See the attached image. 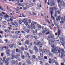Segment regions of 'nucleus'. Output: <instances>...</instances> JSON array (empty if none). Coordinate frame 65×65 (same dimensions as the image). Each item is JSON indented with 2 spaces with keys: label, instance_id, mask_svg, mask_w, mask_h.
<instances>
[{
  "label": "nucleus",
  "instance_id": "obj_39",
  "mask_svg": "<svg viewBox=\"0 0 65 65\" xmlns=\"http://www.w3.org/2000/svg\"><path fill=\"white\" fill-rule=\"evenodd\" d=\"M11 62L12 64H14L15 62V61H14V60H12L11 61Z\"/></svg>",
  "mask_w": 65,
  "mask_h": 65
},
{
  "label": "nucleus",
  "instance_id": "obj_40",
  "mask_svg": "<svg viewBox=\"0 0 65 65\" xmlns=\"http://www.w3.org/2000/svg\"><path fill=\"white\" fill-rule=\"evenodd\" d=\"M37 45H39L41 44V43L40 42H37Z\"/></svg>",
  "mask_w": 65,
  "mask_h": 65
},
{
  "label": "nucleus",
  "instance_id": "obj_11",
  "mask_svg": "<svg viewBox=\"0 0 65 65\" xmlns=\"http://www.w3.org/2000/svg\"><path fill=\"white\" fill-rule=\"evenodd\" d=\"M5 63L6 65H8V63H9V62L7 59H6Z\"/></svg>",
  "mask_w": 65,
  "mask_h": 65
},
{
  "label": "nucleus",
  "instance_id": "obj_29",
  "mask_svg": "<svg viewBox=\"0 0 65 65\" xmlns=\"http://www.w3.org/2000/svg\"><path fill=\"white\" fill-rule=\"evenodd\" d=\"M49 64H51L52 63V59H51L50 58H49Z\"/></svg>",
  "mask_w": 65,
  "mask_h": 65
},
{
  "label": "nucleus",
  "instance_id": "obj_5",
  "mask_svg": "<svg viewBox=\"0 0 65 65\" xmlns=\"http://www.w3.org/2000/svg\"><path fill=\"white\" fill-rule=\"evenodd\" d=\"M32 31L34 35H35V33L36 34H37V32H38L39 31V30H37V29H35V31L34 30H32Z\"/></svg>",
  "mask_w": 65,
  "mask_h": 65
},
{
  "label": "nucleus",
  "instance_id": "obj_38",
  "mask_svg": "<svg viewBox=\"0 0 65 65\" xmlns=\"http://www.w3.org/2000/svg\"><path fill=\"white\" fill-rule=\"evenodd\" d=\"M50 10H51V11L52 10V11H53L54 10L53 8L52 7L50 8Z\"/></svg>",
  "mask_w": 65,
  "mask_h": 65
},
{
  "label": "nucleus",
  "instance_id": "obj_51",
  "mask_svg": "<svg viewBox=\"0 0 65 65\" xmlns=\"http://www.w3.org/2000/svg\"><path fill=\"white\" fill-rule=\"evenodd\" d=\"M48 55L49 56H52V54L51 53H49Z\"/></svg>",
  "mask_w": 65,
  "mask_h": 65
},
{
  "label": "nucleus",
  "instance_id": "obj_4",
  "mask_svg": "<svg viewBox=\"0 0 65 65\" xmlns=\"http://www.w3.org/2000/svg\"><path fill=\"white\" fill-rule=\"evenodd\" d=\"M34 24H37V23L36 22H34L33 23V22H32L31 23V25L32 27V28L33 29H35L36 28L35 26L34 25Z\"/></svg>",
  "mask_w": 65,
  "mask_h": 65
},
{
  "label": "nucleus",
  "instance_id": "obj_44",
  "mask_svg": "<svg viewBox=\"0 0 65 65\" xmlns=\"http://www.w3.org/2000/svg\"><path fill=\"white\" fill-rule=\"evenodd\" d=\"M16 10L17 11H18L20 10V8L19 7H17V9H16Z\"/></svg>",
  "mask_w": 65,
  "mask_h": 65
},
{
  "label": "nucleus",
  "instance_id": "obj_12",
  "mask_svg": "<svg viewBox=\"0 0 65 65\" xmlns=\"http://www.w3.org/2000/svg\"><path fill=\"white\" fill-rule=\"evenodd\" d=\"M61 21H60V24H61V23H62V24L64 23V18H63L62 17L61 18Z\"/></svg>",
  "mask_w": 65,
  "mask_h": 65
},
{
  "label": "nucleus",
  "instance_id": "obj_31",
  "mask_svg": "<svg viewBox=\"0 0 65 65\" xmlns=\"http://www.w3.org/2000/svg\"><path fill=\"white\" fill-rule=\"evenodd\" d=\"M9 46L10 48L12 47H13V44H10L9 45Z\"/></svg>",
  "mask_w": 65,
  "mask_h": 65
},
{
  "label": "nucleus",
  "instance_id": "obj_24",
  "mask_svg": "<svg viewBox=\"0 0 65 65\" xmlns=\"http://www.w3.org/2000/svg\"><path fill=\"white\" fill-rule=\"evenodd\" d=\"M26 62L28 63V64H30L31 63V62H30V61L29 59H27L26 60Z\"/></svg>",
  "mask_w": 65,
  "mask_h": 65
},
{
  "label": "nucleus",
  "instance_id": "obj_1",
  "mask_svg": "<svg viewBox=\"0 0 65 65\" xmlns=\"http://www.w3.org/2000/svg\"><path fill=\"white\" fill-rule=\"evenodd\" d=\"M61 54H59V56L61 58H62L63 57V55L65 56V55L64 54H65V51H64V49H61Z\"/></svg>",
  "mask_w": 65,
  "mask_h": 65
},
{
  "label": "nucleus",
  "instance_id": "obj_43",
  "mask_svg": "<svg viewBox=\"0 0 65 65\" xmlns=\"http://www.w3.org/2000/svg\"><path fill=\"white\" fill-rule=\"evenodd\" d=\"M32 58L33 59H35V58H36V56H35V55H33L32 56Z\"/></svg>",
  "mask_w": 65,
  "mask_h": 65
},
{
  "label": "nucleus",
  "instance_id": "obj_13",
  "mask_svg": "<svg viewBox=\"0 0 65 65\" xmlns=\"http://www.w3.org/2000/svg\"><path fill=\"white\" fill-rule=\"evenodd\" d=\"M6 56H5L4 57L3 59H2V62L3 63H4L5 62V59H6Z\"/></svg>",
  "mask_w": 65,
  "mask_h": 65
},
{
  "label": "nucleus",
  "instance_id": "obj_33",
  "mask_svg": "<svg viewBox=\"0 0 65 65\" xmlns=\"http://www.w3.org/2000/svg\"><path fill=\"white\" fill-rule=\"evenodd\" d=\"M26 32L27 33H29V32L30 31V29H26Z\"/></svg>",
  "mask_w": 65,
  "mask_h": 65
},
{
  "label": "nucleus",
  "instance_id": "obj_7",
  "mask_svg": "<svg viewBox=\"0 0 65 65\" xmlns=\"http://www.w3.org/2000/svg\"><path fill=\"white\" fill-rule=\"evenodd\" d=\"M58 48H58V47H56L52 48L51 49V50H52V51L53 50V51H57L58 50Z\"/></svg>",
  "mask_w": 65,
  "mask_h": 65
},
{
  "label": "nucleus",
  "instance_id": "obj_2",
  "mask_svg": "<svg viewBox=\"0 0 65 65\" xmlns=\"http://www.w3.org/2000/svg\"><path fill=\"white\" fill-rule=\"evenodd\" d=\"M11 24L12 25H14V27H15L16 28H17L19 25L18 23L15 22H14V23L13 22H12Z\"/></svg>",
  "mask_w": 65,
  "mask_h": 65
},
{
  "label": "nucleus",
  "instance_id": "obj_55",
  "mask_svg": "<svg viewBox=\"0 0 65 65\" xmlns=\"http://www.w3.org/2000/svg\"><path fill=\"white\" fill-rule=\"evenodd\" d=\"M15 33L16 35H18V31H16Z\"/></svg>",
  "mask_w": 65,
  "mask_h": 65
},
{
  "label": "nucleus",
  "instance_id": "obj_6",
  "mask_svg": "<svg viewBox=\"0 0 65 65\" xmlns=\"http://www.w3.org/2000/svg\"><path fill=\"white\" fill-rule=\"evenodd\" d=\"M3 48H5V50H7L8 48V46H4L1 48L0 49V51H2L3 50Z\"/></svg>",
  "mask_w": 65,
  "mask_h": 65
},
{
  "label": "nucleus",
  "instance_id": "obj_28",
  "mask_svg": "<svg viewBox=\"0 0 65 65\" xmlns=\"http://www.w3.org/2000/svg\"><path fill=\"white\" fill-rule=\"evenodd\" d=\"M46 49L45 50L44 49H43L42 51V53L44 54L45 53V52H46Z\"/></svg>",
  "mask_w": 65,
  "mask_h": 65
},
{
  "label": "nucleus",
  "instance_id": "obj_25",
  "mask_svg": "<svg viewBox=\"0 0 65 65\" xmlns=\"http://www.w3.org/2000/svg\"><path fill=\"white\" fill-rule=\"evenodd\" d=\"M25 43L26 44H27L28 45H29V41H25Z\"/></svg>",
  "mask_w": 65,
  "mask_h": 65
},
{
  "label": "nucleus",
  "instance_id": "obj_19",
  "mask_svg": "<svg viewBox=\"0 0 65 65\" xmlns=\"http://www.w3.org/2000/svg\"><path fill=\"white\" fill-rule=\"evenodd\" d=\"M34 49L35 50L36 52H38V49H37V48L36 46H34Z\"/></svg>",
  "mask_w": 65,
  "mask_h": 65
},
{
  "label": "nucleus",
  "instance_id": "obj_59",
  "mask_svg": "<svg viewBox=\"0 0 65 65\" xmlns=\"http://www.w3.org/2000/svg\"><path fill=\"white\" fill-rule=\"evenodd\" d=\"M8 60H9V61H11V58H8Z\"/></svg>",
  "mask_w": 65,
  "mask_h": 65
},
{
  "label": "nucleus",
  "instance_id": "obj_30",
  "mask_svg": "<svg viewBox=\"0 0 65 65\" xmlns=\"http://www.w3.org/2000/svg\"><path fill=\"white\" fill-rule=\"evenodd\" d=\"M4 18H9V16L7 14H6L4 16Z\"/></svg>",
  "mask_w": 65,
  "mask_h": 65
},
{
  "label": "nucleus",
  "instance_id": "obj_62",
  "mask_svg": "<svg viewBox=\"0 0 65 65\" xmlns=\"http://www.w3.org/2000/svg\"><path fill=\"white\" fill-rule=\"evenodd\" d=\"M25 50L26 51H27V50H28V48H27V46H25Z\"/></svg>",
  "mask_w": 65,
  "mask_h": 65
},
{
  "label": "nucleus",
  "instance_id": "obj_46",
  "mask_svg": "<svg viewBox=\"0 0 65 65\" xmlns=\"http://www.w3.org/2000/svg\"><path fill=\"white\" fill-rule=\"evenodd\" d=\"M15 51L16 52V53H18V52H19V49L16 48L15 49Z\"/></svg>",
  "mask_w": 65,
  "mask_h": 65
},
{
  "label": "nucleus",
  "instance_id": "obj_64",
  "mask_svg": "<svg viewBox=\"0 0 65 65\" xmlns=\"http://www.w3.org/2000/svg\"><path fill=\"white\" fill-rule=\"evenodd\" d=\"M18 65H21V62H20L18 64Z\"/></svg>",
  "mask_w": 65,
  "mask_h": 65
},
{
  "label": "nucleus",
  "instance_id": "obj_17",
  "mask_svg": "<svg viewBox=\"0 0 65 65\" xmlns=\"http://www.w3.org/2000/svg\"><path fill=\"white\" fill-rule=\"evenodd\" d=\"M54 37V36L53 35H52L50 36H48V38H51V39H52V38H53Z\"/></svg>",
  "mask_w": 65,
  "mask_h": 65
},
{
  "label": "nucleus",
  "instance_id": "obj_20",
  "mask_svg": "<svg viewBox=\"0 0 65 65\" xmlns=\"http://www.w3.org/2000/svg\"><path fill=\"white\" fill-rule=\"evenodd\" d=\"M22 22L24 23V24L26 23V22H27V20H26L25 19H24L22 21Z\"/></svg>",
  "mask_w": 65,
  "mask_h": 65
},
{
  "label": "nucleus",
  "instance_id": "obj_49",
  "mask_svg": "<svg viewBox=\"0 0 65 65\" xmlns=\"http://www.w3.org/2000/svg\"><path fill=\"white\" fill-rule=\"evenodd\" d=\"M50 12L51 13V15H52V14H53V12H54L53 11H50Z\"/></svg>",
  "mask_w": 65,
  "mask_h": 65
},
{
  "label": "nucleus",
  "instance_id": "obj_15",
  "mask_svg": "<svg viewBox=\"0 0 65 65\" xmlns=\"http://www.w3.org/2000/svg\"><path fill=\"white\" fill-rule=\"evenodd\" d=\"M47 31V29L45 28H44L42 32V33H45Z\"/></svg>",
  "mask_w": 65,
  "mask_h": 65
},
{
  "label": "nucleus",
  "instance_id": "obj_52",
  "mask_svg": "<svg viewBox=\"0 0 65 65\" xmlns=\"http://www.w3.org/2000/svg\"><path fill=\"white\" fill-rule=\"evenodd\" d=\"M44 58L45 59H46V60L47 59V58L46 56H45L44 57Z\"/></svg>",
  "mask_w": 65,
  "mask_h": 65
},
{
  "label": "nucleus",
  "instance_id": "obj_54",
  "mask_svg": "<svg viewBox=\"0 0 65 65\" xmlns=\"http://www.w3.org/2000/svg\"><path fill=\"white\" fill-rule=\"evenodd\" d=\"M34 38L35 39H37V37L36 36H35Z\"/></svg>",
  "mask_w": 65,
  "mask_h": 65
},
{
  "label": "nucleus",
  "instance_id": "obj_27",
  "mask_svg": "<svg viewBox=\"0 0 65 65\" xmlns=\"http://www.w3.org/2000/svg\"><path fill=\"white\" fill-rule=\"evenodd\" d=\"M21 57L22 59H24L25 58V57H24V55L23 54H21Z\"/></svg>",
  "mask_w": 65,
  "mask_h": 65
},
{
  "label": "nucleus",
  "instance_id": "obj_53",
  "mask_svg": "<svg viewBox=\"0 0 65 65\" xmlns=\"http://www.w3.org/2000/svg\"><path fill=\"white\" fill-rule=\"evenodd\" d=\"M21 32L22 33H23V34H25V32L23 30L21 31Z\"/></svg>",
  "mask_w": 65,
  "mask_h": 65
},
{
  "label": "nucleus",
  "instance_id": "obj_23",
  "mask_svg": "<svg viewBox=\"0 0 65 65\" xmlns=\"http://www.w3.org/2000/svg\"><path fill=\"white\" fill-rule=\"evenodd\" d=\"M64 41V39H61L60 40V42L62 44L63 42Z\"/></svg>",
  "mask_w": 65,
  "mask_h": 65
},
{
  "label": "nucleus",
  "instance_id": "obj_61",
  "mask_svg": "<svg viewBox=\"0 0 65 65\" xmlns=\"http://www.w3.org/2000/svg\"><path fill=\"white\" fill-rule=\"evenodd\" d=\"M46 54H49L50 53V52H48V51H46Z\"/></svg>",
  "mask_w": 65,
  "mask_h": 65
},
{
  "label": "nucleus",
  "instance_id": "obj_56",
  "mask_svg": "<svg viewBox=\"0 0 65 65\" xmlns=\"http://www.w3.org/2000/svg\"><path fill=\"white\" fill-rule=\"evenodd\" d=\"M62 5H61L60 4H59V5H58V6H59V8H61V6Z\"/></svg>",
  "mask_w": 65,
  "mask_h": 65
},
{
  "label": "nucleus",
  "instance_id": "obj_35",
  "mask_svg": "<svg viewBox=\"0 0 65 65\" xmlns=\"http://www.w3.org/2000/svg\"><path fill=\"white\" fill-rule=\"evenodd\" d=\"M14 64L15 65H18V61L16 60L15 62L14 63Z\"/></svg>",
  "mask_w": 65,
  "mask_h": 65
},
{
  "label": "nucleus",
  "instance_id": "obj_10",
  "mask_svg": "<svg viewBox=\"0 0 65 65\" xmlns=\"http://www.w3.org/2000/svg\"><path fill=\"white\" fill-rule=\"evenodd\" d=\"M19 54L18 55H17V57H20V54H23V52H21V50H20L19 51Z\"/></svg>",
  "mask_w": 65,
  "mask_h": 65
},
{
  "label": "nucleus",
  "instance_id": "obj_48",
  "mask_svg": "<svg viewBox=\"0 0 65 65\" xmlns=\"http://www.w3.org/2000/svg\"><path fill=\"white\" fill-rule=\"evenodd\" d=\"M52 61L53 63H54L55 62V59H53Z\"/></svg>",
  "mask_w": 65,
  "mask_h": 65
},
{
  "label": "nucleus",
  "instance_id": "obj_18",
  "mask_svg": "<svg viewBox=\"0 0 65 65\" xmlns=\"http://www.w3.org/2000/svg\"><path fill=\"white\" fill-rule=\"evenodd\" d=\"M9 29H8L7 30V33H9L10 32V29H11V28L10 27L9 28Z\"/></svg>",
  "mask_w": 65,
  "mask_h": 65
},
{
  "label": "nucleus",
  "instance_id": "obj_41",
  "mask_svg": "<svg viewBox=\"0 0 65 65\" xmlns=\"http://www.w3.org/2000/svg\"><path fill=\"white\" fill-rule=\"evenodd\" d=\"M54 10H56L57 9V8L56 7H54L53 8Z\"/></svg>",
  "mask_w": 65,
  "mask_h": 65
},
{
  "label": "nucleus",
  "instance_id": "obj_50",
  "mask_svg": "<svg viewBox=\"0 0 65 65\" xmlns=\"http://www.w3.org/2000/svg\"><path fill=\"white\" fill-rule=\"evenodd\" d=\"M30 37L31 38H34V36L33 35H31L30 36Z\"/></svg>",
  "mask_w": 65,
  "mask_h": 65
},
{
  "label": "nucleus",
  "instance_id": "obj_14",
  "mask_svg": "<svg viewBox=\"0 0 65 65\" xmlns=\"http://www.w3.org/2000/svg\"><path fill=\"white\" fill-rule=\"evenodd\" d=\"M51 52L52 53L53 52V54H55V55H57V54H58V52H57V51H53V50L51 51Z\"/></svg>",
  "mask_w": 65,
  "mask_h": 65
},
{
  "label": "nucleus",
  "instance_id": "obj_16",
  "mask_svg": "<svg viewBox=\"0 0 65 65\" xmlns=\"http://www.w3.org/2000/svg\"><path fill=\"white\" fill-rule=\"evenodd\" d=\"M60 18H61V16H60V15H59L58 17H57V18H56V20H57V21H60Z\"/></svg>",
  "mask_w": 65,
  "mask_h": 65
},
{
  "label": "nucleus",
  "instance_id": "obj_3",
  "mask_svg": "<svg viewBox=\"0 0 65 65\" xmlns=\"http://www.w3.org/2000/svg\"><path fill=\"white\" fill-rule=\"evenodd\" d=\"M27 4H28V3H27L26 5L22 6L23 7V10H26L27 9V8H29V5H27L26 6H25L26 5H27Z\"/></svg>",
  "mask_w": 65,
  "mask_h": 65
},
{
  "label": "nucleus",
  "instance_id": "obj_26",
  "mask_svg": "<svg viewBox=\"0 0 65 65\" xmlns=\"http://www.w3.org/2000/svg\"><path fill=\"white\" fill-rule=\"evenodd\" d=\"M60 33H61V30L58 31L57 32V35L58 36H59V35H60Z\"/></svg>",
  "mask_w": 65,
  "mask_h": 65
},
{
  "label": "nucleus",
  "instance_id": "obj_22",
  "mask_svg": "<svg viewBox=\"0 0 65 65\" xmlns=\"http://www.w3.org/2000/svg\"><path fill=\"white\" fill-rule=\"evenodd\" d=\"M60 4L61 5H63L64 6V1H62L61 2H60Z\"/></svg>",
  "mask_w": 65,
  "mask_h": 65
},
{
  "label": "nucleus",
  "instance_id": "obj_45",
  "mask_svg": "<svg viewBox=\"0 0 65 65\" xmlns=\"http://www.w3.org/2000/svg\"><path fill=\"white\" fill-rule=\"evenodd\" d=\"M40 57H43V54L42 53H40Z\"/></svg>",
  "mask_w": 65,
  "mask_h": 65
},
{
  "label": "nucleus",
  "instance_id": "obj_37",
  "mask_svg": "<svg viewBox=\"0 0 65 65\" xmlns=\"http://www.w3.org/2000/svg\"><path fill=\"white\" fill-rule=\"evenodd\" d=\"M42 43L41 44H40L39 45V47L40 48H41L42 47Z\"/></svg>",
  "mask_w": 65,
  "mask_h": 65
},
{
  "label": "nucleus",
  "instance_id": "obj_57",
  "mask_svg": "<svg viewBox=\"0 0 65 65\" xmlns=\"http://www.w3.org/2000/svg\"><path fill=\"white\" fill-rule=\"evenodd\" d=\"M50 33V32L49 31H48L47 32V33H46L45 34L46 35H47V34H48Z\"/></svg>",
  "mask_w": 65,
  "mask_h": 65
},
{
  "label": "nucleus",
  "instance_id": "obj_8",
  "mask_svg": "<svg viewBox=\"0 0 65 65\" xmlns=\"http://www.w3.org/2000/svg\"><path fill=\"white\" fill-rule=\"evenodd\" d=\"M10 52V50H7L6 51V53L7 54V55L8 56H10V53H9V52Z\"/></svg>",
  "mask_w": 65,
  "mask_h": 65
},
{
  "label": "nucleus",
  "instance_id": "obj_42",
  "mask_svg": "<svg viewBox=\"0 0 65 65\" xmlns=\"http://www.w3.org/2000/svg\"><path fill=\"white\" fill-rule=\"evenodd\" d=\"M29 51L30 52V54H33V52L32 51L30 50H29Z\"/></svg>",
  "mask_w": 65,
  "mask_h": 65
},
{
  "label": "nucleus",
  "instance_id": "obj_47",
  "mask_svg": "<svg viewBox=\"0 0 65 65\" xmlns=\"http://www.w3.org/2000/svg\"><path fill=\"white\" fill-rule=\"evenodd\" d=\"M34 44L35 45H37V43L36 42H34Z\"/></svg>",
  "mask_w": 65,
  "mask_h": 65
},
{
  "label": "nucleus",
  "instance_id": "obj_21",
  "mask_svg": "<svg viewBox=\"0 0 65 65\" xmlns=\"http://www.w3.org/2000/svg\"><path fill=\"white\" fill-rule=\"evenodd\" d=\"M29 12V13L30 14L32 15H36V14L35 13L33 12H32V14H31V13L30 12Z\"/></svg>",
  "mask_w": 65,
  "mask_h": 65
},
{
  "label": "nucleus",
  "instance_id": "obj_60",
  "mask_svg": "<svg viewBox=\"0 0 65 65\" xmlns=\"http://www.w3.org/2000/svg\"><path fill=\"white\" fill-rule=\"evenodd\" d=\"M38 28H39V29H40L41 28V25L39 26L38 27Z\"/></svg>",
  "mask_w": 65,
  "mask_h": 65
},
{
  "label": "nucleus",
  "instance_id": "obj_9",
  "mask_svg": "<svg viewBox=\"0 0 65 65\" xmlns=\"http://www.w3.org/2000/svg\"><path fill=\"white\" fill-rule=\"evenodd\" d=\"M15 54H13L12 53L11 55V59L12 60H13L14 59V58H15Z\"/></svg>",
  "mask_w": 65,
  "mask_h": 65
},
{
  "label": "nucleus",
  "instance_id": "obj_32",
  "mask_svg": "<svg viewBox=\"0 0 65 65\" xmlns=\"http://www.w3.org/2000/svg\"><path fill=\"white\" fill-rule=\"evenodd\" d=\"M21 50L22 51H24V47H21Z\"/></svg>",
  "mask_w": 65,
  "mask_h": 65
},
{
  "label": "nucleus",
  "instance_id": "obj_63",
  "mask_svg": "<svg viewBox=\"0 0 65 65\" xmlns=\"http://www.w3.org/2000/svg\"><path fill=\"white\" fill-rule=\"evenodd\" d=\"M4 41H5L6 43L7 42V41H8V40H7V39L5 40Z\"/></svg>",
  "mask_w": 65,
  "mask_h": 65
},
{
  "label": "nucleus",
  "instance_id": "obj_58",
  "mask_svg": "<svg viewBox=\"0 0 65 65\" xmlns=\"http://www.w3.org/2000/svg\"><path fill=\"white\" fill-rule=\"evenodd\" d=\"M3 55H4V53H2L1 54V56L2 57H3Z\"/></svg>",
  "mask_w": 65,
  "mask_h": 65
},
{
  "label": "nucleus",
  "instance_id": "obj_34",
  "mask_svg": "<svg viewBox=\"0 0 65 65\" xmlns=\"http://www.w3.org/2000/svg\"><path fill=\"white\" fill-rule=\"evenodd\" d=\"M15 50H13L12 51V54H15Z\"/></svg>",
  "mask_w": 65,
  "mask_h": 65
},
{
  "label": "nucleus",
  "instance_id": "obj_36",
  "mask_svg": "<svg viewBox=\"0 0 65 65\" xmlns=\"http://www.w3.org/2000/svg\"><path fill=\"white\" fill-rule=\"evenodd\" d=\"M22 21L21 20H20L19 21V24H21L22 23Z\"/></svg>",
  "mask_w": 65,
  "mask_h": 65
}]
</instances>
